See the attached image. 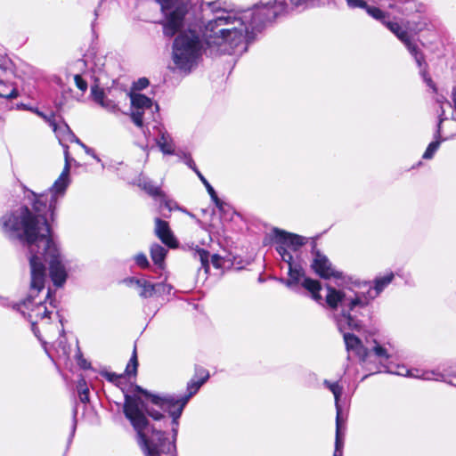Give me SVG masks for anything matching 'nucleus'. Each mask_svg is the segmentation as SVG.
I'll return each mask as SVG.
<instances>
[{
	"label": "nucleus",
	"instance_id": "obj_24",
	"mask_svg": "<svg viewBox=\"0 0 456 456\" xmlns=\"http://www.w3.org/2000/svg\"><path fill=\"white\" fill-rule=\"evenodd\" d=\"M275 240L277 243L276 250L281 256L282 261L287 263L288 265H290V262L293 260L292 255L288 250V246L286 244H283L281 241H279L278 237L275 235Z\"/></svg>",
	"mask_w": 456,
	"mask_h": 456
},
{
	"label": "nucleus",
	"instance_id": "obj_7",
	"mask_svg": "<svg viewBox=\"0 0 456 456\" xmlns=\"http://www.w3.org/2000/svg\"><path fill=\"white\" fill-rule=\"evenodd\" d=\"M174 4L167 10L162 11L165 20L161 22L165 37H172L181 27L183 20L188 12V2L185 0H174Z\"/></svg>",
	"mask_w": 456,
	"mask_h": 456
},
{
	"label": "nucleus",
	"instance_id": "obj_5",
	"mask_svg": "<svg viewBox=\"0 0 456 456\" xmlns=\"http://www.w3.org/2000/svg\"><path fill=\"white\" fill-rule=\"evenodd\" d=\"M183 20L175 33L178 35L173 42L172 60L176 69L188 73L198 65L204 49V43L195 29H183Z\"/></svg>",
	"mask_w": 456,
	"mask_h": 456
},
{
	"label": "nucleus",
	"instance_id": "obj_10",
	"mask_svg": "<svg viewBox=\"0 0 456 456\" xmlns=\"http://www.w3.org/2000/svg\"><path fill=\"white\" fill-rule=\"evenodd\" d=\"M40 291H32L28 297L21 304L18 305V311L26 317L29 322L44 319L48 316L50 312L47 310L45 302L42 300L36 301V295Z\"/></svg>",
	"mask_w": 456,
	"mask_h": 456
},
{
	"label": "nucleus",
	"instance_id": "obj_8",
	"mask_svg": "<svg viewBox=\"0 0 456 456\" xmlns=\"http://www.w3.org/2000/svg\"><path fill=\"white\" fill-rule=\"evenodd\" d=\"M130 98L133 109L131 118L138 127L143 128L145 122L147 125L149 124L144 117L145 113L147 111L153 113V110L158 112L159 105L157 103L153 104L150 98L141 94H131Z\"/></svg>",
	"mask_w": 456,
	"mask_h": 456
},
{
	"label": "nucleus",
	"instance_id": "obj_23",
	"mask_svg": "<svg viewBox=\"0 0 456 456\" xmlns=\"http://www.w3.org/2000/svg\"><path fill=\"white\" fill-rule=\"evenodd\" d=\"M396 374L405 377H412V378H418V379H430L431 374L428 371H423L420 373L419 370H408L405 367L400 368V370L396 372Z\"/></svg>",
	"mask_w": 456,
	"mask_h": 456
},
{
	"label": "nucleus",
	"instance_id": "obj_53",
	"mask_svg": "<svg viewBox=\"0 0 456 456\" xmlns=\"http://www.w3.org/2000/svg\"><path fill=\"white\" fill-rule=\"evenodd\" d=\"M76 415H77V409L74 410V421H73V424H72V428H71V434H70L69 440H71V438L74 436L75 431H76V428H77Z\"/></svg>",
	"mask_w": 456,
	"mask_h": 456
},
{
	"label": "nucleus",
	"instance_id": "obj_1",
	"mask_svg": "<svg viewBox=\"0 0 456 456\" xmlns=\"http://www.w3.org/2000/svg\"><path fill=\"white\" fill-rule=\"evenodd\" d=\"M64 147L65 166L53 186L41 194L28 190L26 198L32 205V209L27 206H20L7 211L0 219V225L4 234L11 240H19L28 250L29 265L36 276L38 265H36L35 252L39 248L53 252L51 244L53 240L48 224L47 214L50 219L54 220L55 210L59 200L64 196L69 183L70 158L69 147Z\"/></svg>",
	"mask_w": 456,
	"mask_h": 456
},
{
	"label": "nucleus",
	"instance_id": "obj_36",
	"mask_svg": "<svg viewBox=\"0 0 456 456\" xmlns=\"http://www.w3.org/2000/svg\"><path fill=\"white\" fill-rule=\"evenodd\" d=\"M74 81L78 89L82 92L86 91L87 82L80 75H75Z\"/></svg>",
	"mask_w": 456,
	"mask_h": 456
},
{
	"label": "nucleus",
	"instance_id": "obj_57",
	"mask_svg": "<svg viewBox=\"0 0 456 456\" xmlns=\"http://www.w3.org/2000/svg\"><path fill=\"white\" fill-rule=\"evenodd\" d=\"M37 113L40 117H42L48 123H49V120H55L53 115H52L51 117H47L46 115L43 114L42 112H37Z\"/></svg>",
	"mask_w": 456,
	"mask_h": 456
},
{
	"label": "nucleus",
	"instance_id": "obj_48",
	"mask_svg": "<svg viewBox=\"0 0 456 456\" xmlns=\"http://www.w3.org/2000/svg\"><path fill=\"white\" fill-rule=\"evenodd\" d=\"M81 147L85 150L86 153L94 158L97 161H100V159L94 153V151L89 147H87L85 143H81Z\"/></svg>",
	"mask_w": 456,
	"mask_h": 456
},
{
	"label": "nucleus",
	"instance_id": "obj_59",
	"mask_svg": "<svg viewBox=\"0 0 456 456\" xmlns=\"http://www.w3.org/2000/svg\"><path fill=\"white\" fill-rule=\"evenodd\" d=\"M30 323H31V325H32V330H33L34 334H35L37 338H39V336H38V330H37V322L32 321V322H30Z\"/></svg>",
	"mask_w": 456,
	"mask_h": 456
},
{
	"label": "nucleus",
	"instance_id": "obj_41",
	"mask_svg": "<svg viewBox=\"0 0 456 456\" xmlns=\"http://www.w3.org/2000/svg\"><path fill=\"white\" fill-rule=\"evenodd\" d=\"M149 86V80L146 77H142L134 83V88L136 90H142Z\"/></svg>",
	"mask_w": 456,
	"mask_h": 456
},
{
	"label": "nucleus",
	"instance_id": "obj_11",
	"mask_svg": "<svg viewBox=\"0 0 456 456\" xmlns=\"http://www.w3.org/2000/svg\"><path fill=\"white\" fill-rule=\"evenodd\" d=\"M340 314H341V313L337 314L335 316V320H336L337 326H338L339 331L343 333V338H344L346 350L354 352L360 358L361 361H362V362L366 361V359L368 358V355H369V350L362 345V341L360 340V338L358 337H356L355 335L351 334L349 332H346V330H355V329L345 327L343 330H341L339 328L338 322H337V317ZM361 320L362 321L363 327L359 331H365L366 330L365 328L367 326L366 322L364 320H362V319H361ZM356 331H358V330H356Z\"/></svg>",
	"mask_w": 456,
	"mask_h": 456
},
{
	"label": "nucleus",
	"instance_id": "obj_28",
	"mask_svg": "<svg viewBox=\"0 0 456 456\" xmlns=\"http://www.w3.org/2000/svg\"><path fill=\"white\" fill-rule=\"evenodd\" d=\"M77 388V392H78L79 400L84 403H88L89 402V389H88V387L86 386V382L84 379H80L78 380Z\"/></svg>",
	"mask_w": 456,
	"mask_h": 456
},
{
	"label": "nucleus",
	"instance_id": "obj_42",
	"mask_svg": "<svg viewBox=\"0 0 456 456\" xmlns=\"http://www.w3.org/2000/svg\"><path fill=\"white\" fill-rule=\"evenodd\" d=\"M184 159H185V164L190 167L191 168L197 175H199V173L200 170L197 168L196 165H195V162L193 161V159H191V156H187L186 154L184 155Z\"/></svg>",
	"mask_w": 456,
	"mask_h": 456
},
{
	"label": "nucleus",
	"instance_id": "obj_22",
	"mask_svg": "<svg viewBox=\"0 0 456 456\" xmlns=\"http://www.w3.org/2000/svg\"><path fill=\"white\" fill-rule=\"evenodd\" d=\"M289 279L285 281L288 287H292L299 282L302 277L305 276L303 268L292 265V262L289 265Z\"/></svg>",
	"mask_w": 456,
	"mask_h": 456
},
{
	"label": "nucleus",
	"instance_id": "obj_38",
	"mask_svg": "<svg viewBox=\"0 0 456 456\" xmlns=\"http://www.w3.org/2000/svg\"><path fill=\"white\" fill-rule=\"evenodd\" d=\"M347 4L352 8H362L365 9L367 7V3L363 0H346Z\"/></svg>",
	"mask_w": 456,
	"mask_h": 456
},
{
	"label": "nucleus",
	"instance_id": "obj_2",
	"mask_svg": "<svg viewBox=\"0 0 456 456\" xmlns=\"http://www.w3.org/2000/svg\"><path fill=\"white\" fill-rule=\"evenodd\" d=\"M196 376L199 379H192L187 384L185 395H152L147 390L136 386L135 390L149 399L152 404L160 410L168 411L173 418V440L171 441L166 432L157 430L150 427L145 412L155 420L161 419L163 414L149 406L136 395H125L124 414L129 419L136 432L137 443L145 456H175V441L177 436L178 419L182 415L183 408L200 387L208 379L209 373L203 368L196 369Z\"/></svg>",
	"mask_w": 456,
	"mask_h": 456
},
{
	"label": "nucleus",
	"instance_id": "obj_50",
	"mask_svg": "<svg viewBox=\"0 0 456 456\" xmlns=\"http://www.w3.org/2000/svg\"><path fill=\"white\" fill-rule=\"evenodd\" d=\"M324 386L330 389L331 392L335 390V388H337L339 384L338 382H330L329 380L325 379L324 382H323Z\"/></svg>",
	"mask_w": 456,
	"mask_h": 456
},
{
	"label": "nucleus",
	"instance_id": "obj_55",
	"mask_svg": "<svg viewBox=\"0 0 456 456\" xmlns=\"http://www.w3.org/2000/svg\"><path fill=\"white\" fill-rule=\"evenodd\" d=\"M421 74H422L426 83L428 84V86H429L430 87H434V84H433L431 78L430 77H427L426 72L424 70H421Z\"/></svg>",
	"mask_w": 456,
	"mask_h": 456
},
{
	"label": "nucleus",
	"instance_id": "obj_17",
	"mask_svg": "<svg viewBox=\"0 0 456 456\" xmlns=\"http://www.w3.org/2000/svg\"><path fill=\"white\" fill-rule=\"evenodd\" d=\"M129 282L138 289L140 297L143 298H148L155 295L154 284L145 279L131 278Z\"/></svg>",
	"mask_w": 456,
	"mask_h": 456
},
{
	"label": "nucleus",
	"instance_id": "obj_3",
	"mask_svg": "<svg viewBox=\"0 0 456 456\" xmlns=\"http://www.w3.org/2000/svg\"><path fill=\"white\" fill-rule=\"evenodd\" d=\"M209 6L214 18L205 26L203 37L208 47L216 46L224 53H232L238 50H247L248 42L254 39L263 25L277 12L266 7L237 11L216 7V3Z\"/></svg>",
	"mask_w": 456,
	"mask_h": 456
},
{
	"label": "nucleus",
	"instance_id": "obj_18",
	"mask_svg": "<svg viewBox=\"0 0 456 456\" xmlns=\"http://www.w3.org/2000/svg\"><path fill=\"white\" fill-rule=\"evenodd\" d=\"M138 185L153 198L164 199L166 197L161 189L155 185L153 182L149 179L140 178L138 181Z\"/></svg>",
	"mask_w": 456,
	"mask_h": 456
},
{
	"label": "nucleus",
	"instance_id": "obj_60",
	"mask_svg": "<svg viewBox=\"0 0 456 456\" xmlns=\"http://www.w3.org/2000/svg\"><path fill=\"white\" fill-rule=\"evenodd\" d=\"M389 8L395 9L398 12V8H400V4H398V0H396L394 4H389Z\"/></svg>",
	"mask_w": 456,
	"mask_h": 456
},
{
	"label": "nucleus",
	"instance_id": "obj_16",
	"mask_svg": "<svg viewBox=\"0 0 456 456\" xmlns=\"http://www.w3.org/2000/svg\"><path fill=\"white\" fill-rule=\"evenodd\" d=\"M400 8L398 12L403 15H410L412 13H424L426 12V5L417 0H398Z\"/></svg>",
	"mask_w": 456,
	"mask_h": 456
},
{
	"label": "nucleus",
	"instance_id": "obj_61",
	"mask_svg": "<svg viewBox=\"0 0 456 456\" xmlns=\"http://www.w3.org/2000/svg\"><path fill=\"white\" fill-rule=\"evenodd\" d=\"M333 456H343V452H334Z\"/></svg>",
	"mask_w": 456,
	"mask_h": 456
},
{
	"label": "nucleus",
	"instance_id": "obj_56",
	"mask_svg": "<svg viewBox=\"0 0 456 456\" xmlns=\"http://www.w3.org/2000/svg\"><path fill=\"white\" fill-rule=\"evenodd\" d=\"M37 113L40 117H42L48 123H49V120H55L53 115H52L51 117H47L46 115L43 114L42 112H37Z\"/></svg>",
	"mask_w": 456,
	"mask_h": 456
},
{
	"label": "nucleus",
	"instance_id": "obj_37",
	"mask_svg": "<svg viewBox=\"0 0 456 456\" xmlns=\"http://www.w3.org/2000/svg\"><path fill=\"white\" fill-rule=\"evenodd\" d=\"M102 108L106 109L108 111H115L117 110L116 103L109 99H104L103 102L100 104Z\"/></svg>",
	"mask_w": 456,
	"mask_h": 456
},
{
	"label": "nucleus",
	"instance_id": "obj_49",
	"mask_svg": "<svg viewBox=\"0 0 456 456\" xmlns=\"http://www.w3.org/2000/svg\"><path fill=\"white\" fill-rule=\"evenodd\" d=\"M103 376L110 381L114 382L117 379L122 378V375H117L116 373L105 372Z\"/></svg>",
	"mask_w": 456,
	"mask_h": 456
},
{
	"label": "nucleus",
	"instance_id": "obj_30",
	"mask_svg": "<svg viewBox=\"0 0 456 456\" xmlns=\"http://www.w3.org/2000/svg\"><path fill=\"white\" fill-rule=\"evenodd\" d=\"M195 256L200 259L202 267H204L206 269V272H208L209 263V253L204 249H199L196 251Z\"/></svg>",
	"mask_w": 456,
	"mask_h": 456
},
{
	"label": "nucleus",
	"instance_id": "obj_15",
	"mask_svg": "<svg viewBox=\"0 0 456 456\" xmlns=\"http://www.w3.org/2000/svg\"><path fill=\"white\" fill-rule=\"evenodd\" d=\"M153 129L157 130L158 132V136L155 138V141L160 151L164 154H173L175 151V147L170 134L166 131L164 127L159 125L154 126Z\"/></svg>",
	"mask_w": 456,
	"mask_h": 456
},
{
	"label": "nucleus",
	"instance_id": "obj_12",
	"mask_svg": "<svg viewBox=\"0 0 456 456\" xmlns=\"http://www.w3.org/2000/svg\"><path fill=\"white\" fill-rule=\"evenodd\" d=\"M311 268L321 278L328 280L331 277L340 278L341 273L336 271L329 258L319 250L314 248Z\"/></svg>",
	"mask_w": 456,
	"mask_h": 456
},
{
	"label": "nucleus",
	"instance_id": "obj_45",
	"mask_svg": "<svg viewBox=\"0 0 456 456\" xmlns=\"http://www.w3.org/2000/svg\"><path fill=\"white\" fill-rule=\"evenodd\" d=\"M337 416H336V430L341 431V407L340 405L336 406Z\"/></svg>",
	"mask_w": 456,
	"mask_h": 456
},
{
	"label": "nucleus",
	"instance_id": "obj_27",
	"mask_svg": "<svg viewBox=\"0 0 456 456\" xmlns=\"http://www.w3.org/2000/svg\"><path fill=\"white\" fill-rule=\"evenodd\" d=\"M138 367V360H137V353L136 346L134 347L132 356L126 365L125 374L126 376H135L137 372Z\"/></svg>",
	"mask_w": 456,
	"mask_h": 456
},
{
	"label": "nucleus",
	"instance_id": "obj_6",
	"mask_svg": "<svg viewBox=\"0 0 456 456\" xmlns=\"http://www.w3.org/2000/svg\"><path fill=\"white\" fill-rule=\"evenodd\" d=\"M51 244L54 248L53 252H50V248H47V250H45L44 248H39L37 251L35 252V260L37 262L36 265H38V270L36 273V276H34L33 269L30 266V283L32 291H41L45 289V282L46 281V272L45 265V262L49 263L50 277L55 286L61 287L66 281L67 272L63 264L61 263L57 245L53 241V240H51Z\"/></svg>",
	"mask_w": 456,
	"mask_h": 456
},
{
	"label": "nucleus",
	"instance_id": "obj_4",
	"mask_svg": "<svg viewBox=\"0 0 456 456\" xmlns=\"http://www.w3.org/2000/svg\"><path fill=\"white\" fill-rule=\"evenodd\" d=\"M394 273H390L383 277L376 278L374 286L366 283L359 287L358 290L351 289H336L327 287L326 303L331 309L340 307L341 314L337 322L341 330L345 327L360 330L363 327L362 321L358 314L363 316V311L370 313L368 308L370 301L376 298L384 289L393 281Z\"/></svg>",
	"mask_w": 456,
	"mask_h": 456
},
{
	"label": "nucleus",
	"instance_id": "obj_32",
	"mask_svg": "<svg viewBox=\"0 0 456 456\" xmlns=\"http://www.w3.org/2000/svg\"><path fill=\"white\" fill-rule=\"evenodd\" d=\"M440 145V142L438 140L430 142L423 154V159H432L435 152L437 151Z\"/></svg>",
	"mask_w": 456,
	"mask_h": 456
},
{
	"label": "nucleus",
	"instance_id": "obj_52",
	"mask_svg": "<svg viewBox=\"0 0 456 456\" xmlns=\"http://www.w3.org/2000/svg\"><path fill=\"white\" fill-rule=\"evenodd\" d=\"M212 200L215 202L216 206L219 208H223V202L220 200V199L217 197L216 192L215 191V194L210 195Z\"/></svg>",
	"mask_w": 456,
	"mask_h": 456
},
{
	"label": "nucleus",
	"instance_id": "obj_20",
	"mask_svg": "<svg viewBox=\"0 0 456 456\" xmlns=\"http://www.w3.org/2000/svg\"><path fill=\"white\" fill-rule=\"evenodd\" d=\"M167 253V249L159 244H153L151 247V257L154 264L159 268H163L164 261Z\"/></svg>",
	"mask_w": 456,
	"mask_h": 456
},
{
	"label": "nucleus",
	"instance_id": "obj_31",
	"mask_svg": "<svg viewBox=\"0 0 456 456\" xmlns=\"http://www.w3.org/2000/svg\"><path fill=\"white\" fill-rule=\"evenodd\" d=\"M374 354L380 360V362L387 361L389 358V354L387 349L378 343L373 347Z\"/></svg>",
	"mask_w": 456,
	"mask_h": 456
},
{
	"label": "nucleus",
	"instance_id": "obj_9",
	"mask_svg": "<svg viewBox=\"0 0 456 456\" xmlns=\"http://www.w3.org/2000/svg\"><path fill=\"white\" fill-rule=\"evenodd\" d=\"M383 24L405 45L421 69L423 63H425L423 54L419 52L418 46L412 42L411 35L409 33L407 27L393 20H384Z\"/></svg>",
	"mask_w": 456,
	"mask_h": 456
},
{
	"label": "nucleus",
	"instance_id": "obj_46",
	"mask_svg": "<svg viewBox=\"0 0 456 456\" xmlns=\"http://www.w3.org/2000/svg\"><path fill=\"white\" fill-rule=\"evenodd\" d=\"M308 0H283V4L286 6L292 5V6H299L303 4L306 3Z\"/></svg>",
	"mask_w": 456,
	"mask_h": 456
},
{
	"label": "nucleus",
	"instance_id": "obj_54",
	"mask_svg": "<svg viewBox=\"0 0 456 456\" xmlns=\"http://www.w3.org/2000/svg\"><path fill=\"white\" fill-rule=\"evenodd\" d=\"M67 141L70 142H76L77 144H79L81 146V143H83L75 134L74 133L69 137L67 138Z\"/></svg>",
	"mask_w": 456,
	"mask_h": 456
},
{
	"label": "nucleus",
	"instance_id": "obj_64",
	"mask_svg": "<svg viewBox=\"0 0 456 456\" xmlns=\"http://www.w3.org/2000/svg\"><path fill=\"white\" fill-rule=\"evenodd\" d=\"M63 354H64L65 355H68V352H67L65 349H63Z\"/></svg>",
	"mask_w": 456,
	"mask_h": 456
},
{
	"label": "nucleus",
	"instance_id": "obj_40",
	"mask_svg": "<svg viewBox=\"0 0 456 456\" xmlns=\"http://www.w3.org/2000/svg\"><path fill=\"white\" fill-rule=\"evenodd\" d=\"M198 177L200 179V181L203 183V184L205 185V188L207 189L208 192L209 193V195H213L215 194V190L214 188L211 186V184L208 182V180L202 175L201 173H199V175Z\"/></svg>",
	"mask_w": 456,
	"mask_h": 456
},
{
	"label": "nucleus",
	"instance_id": "obj_63",
	"mask_svg": "<svg viewBox=\"0 0 456 456\" xmlns=\"http://www.w3.org/2000/svg\"><path fill=\"white\" fill-rule=\"evenodd\" d=\"M50 293H51V291H50V289H48V290H47L46 298H49V297H50Z\"/></svg>",
	"mask_w": 456,
	"mask_h": 456
},
{
	"label": "nucleus",
	"instance_id": "obj_13",
	"mask_svg": "<svg viewBox=\"0 0 456 456\" xmlns=\"http://www.w3.org/2000/svg\"><path fill=\"white\" fill-rule=\"evenodd\" d=\"M155 233L167 247L175 248L177 246L176 240L174 237L167 221L160 218L155 219Z\"/></svg>",
	"mask_w": 456,
	"mask_h": 456
},
{
	"label": "nucleus",
	"instance_id": "obj_26",
	"mask_svg": "<svg viewBox=\"0 0 456 456\" xmlns=\"http://www.w3.org/2000/svg\"><path fill=\"white\" fill-rule=\"evenodd\" d=\"M365 10L370 16L381 21L382 23L384 20H389L388 13L383 12L382 10H380L379 8H378L376 6L367 5Z\"/></svg>",
	"mask_w": 456,
	"mask_h": 456
},
{
	"label": "nucleus",
	"instance_id": "obj_34",
	"mask_svg": "<svg viewBox=\"0 0 456 456\" xmlns=\"http://www.w3.org/2000/svg\"><path fill=\"white\" fill-rule=\"evenodd\" d=\"M134 261L136 265L141 268H147L149 266V261L145 254L139 253L135 255Z\"/></svg>",
	"mask_w": 456,
	"mask_h": 456
},
{
	"label": "nucleus",
	"instance_id": "obj_29",
	"mask_svg": "<svg viewBox=\"0 0 456 456\" xmlns=\"http://www.w3.org/2000/svg\"><path fill=\"white\" fill-rule=\"evenodd\" d=\"M91 95L95 102L101 104L103 100L106 98L105 94L102 88L98 86H94L91 88Z\"/></svg>",
	"mask_w": 456,
	"mask_h": 456
},
{
	"label": "nucleus",
	"instance_id": "obj_62",
	"mask_svg": "<svg viewBox=\"0 0 456 456\" xmlns=\"http://www.w3.org/2000/svg\"><path fill=\"white\" fill-rule=\"evenodd\" d=\"M453 102H454V105H455V108H456V89L453 92Z\"/></svg>",
	"mask_w": 456,
	"mask_h": 456
},
{
	"label": "nucleus",
	"instance_id": "obj_43",
	"mask_svg": "<svg viewBox=\"0 0 456 456\" xmlns=\"http://www.w3.org/2000/svg\"><path fill=\"white\" fill-rule=\"evenodd\" d=\"M334 395V398H335V406H338L339 405V399H340V396L343 393V387H341L340 385L335 388L334 391L331 392Z\"/></svg>",
	"mask_w": 456,
	"mask_h": 456
},
{
	"label": "nucleus",
	"instance_id": "obj_51",
	"mask_svg": "<svg viewBox=\"0 0 456 456\" xmlns=\"http://www.w3.org/2000/svg\"><path fill=\"white\" fill-rule=\"evenodd\" d=\"M212 200L215 202L216 206L219 208H223V202L220 200V199L217 197L216 192L215 191V194L210 195Z\"/></svg>",
	"mask_w": 456,
	"mask_h": 456
},
{
	"label": "nucleus",
	"instance_id": "obj_14",
	"mask_svg": "<svg viewBox=\"0 0 456 456\" xmlns=\"http://www.w3.org/2000/svg\"><path fill=\"white\" fill-rule=\"evenodd\" d=\"M273 232L279 241L286 244L293 251H297L306 242L305 238L297 234L289 233L279 229H274Z\"/></svg>",
	"mask_w": 456,
	"mask_h": 456
},
{
	"label": "nucleus",
	"instance_id": "obj_21",
	"mask_svg": "<svg viewBox=\"0 0 456 456\" xmlns=\"http://www.w3.org/2000/svg\"><path fill=\"white\" fill-rule=\"evenodd\" d=\"M49 126L53 128L61 142L62 140L67 141V138H69L73 134L66 123L58 125L55 120H49Z\"/></svg>",
	"mask_w": 456,
	"mask_h": 456
},
{
	"label": "nucleus",
	"instance_id": "obj_47",
	"mask_svg": "<svg viewBox=\"0 0 456 456\" xmlns=\"http://www.w3.org/2000/svg\"><path fill=\"white\" fill-rule=\"evenodd\" d=\"M161 6V10H167L174 3V0H156Z\"/></svg>",
	"mask_w": 456,
	"mask_h": 456
},
{
	"label": "nucleus",
	"instance_id": "obj_58",
	"mask_svg": "<svg viewBox=\"0 0 456 456\" xmlns=\"http://www.w3.org/2000/svg\"><path fill=\"white\" fill-rule=\"evenodd\" d=\"M37 113L40 117H42L48 123H49V120H55L53 115H52L51 117H47L46 115L43 114L42 112H37Z\"/></svg>",
	"mask_w": 456,
	"mask_h": 456
},
{
	"label": "nucleus",
	"instance_id": "obj_44",
	"mask_svg": "<svg viewBox=\"0 0 456 456\" xmlns=\"http://www.w3.org/2000/svg\"><path fill=\"white\" fill-rule=\"evenodd\" d=\"M334 395V398H335V406H338L339 405V399H340V396L343 393V387H341L340 385L335 388L334 391L331 392Z\"/></svg>",
	"mask_w": 456,
	"mask_h": 456
},
{
	"label": "nucleus",
	"instance_id": "obj_35",
	"mask_svg": "<svg viewBox=\"0 0 456 456\" xmlns=\"http://www.w3.org/2000/svg\"><path fill=\"white\" fill-rule=\"evenodd\" d=\"M344 439L341 431L336 430L335 451L343 452Z\"/></svg>",
	"mask_w": 456,
	"mask_h": 456
},
{
	"label": "nucleus",
	"instance_id": "obj_19",
	"mask_svg": "<svg viewBox=\"0 0 456 456\" xmlns=\"http://www.w3.org/2000/svg\"><path fill=\"white\" fill-rule=\"evenodd\" d=\"M302 286L307 289L312 294V298L315 300L316 302L321 303L322 302V296L320 294V290L322 289L321 283L316 281L313 280L311 278H305Z\"/></svg>",
	"mask_w": 456,
	"mask_h": 456
},
{
	"label": "nucleus",
	"instance_id": "obj_25",
	"mask_svg": "<svg viewBox=\"0 0 456 456\" xmlns=\"http://www.w3.org/2000/svg\"><path fill=\"white\" fill-rule=\"evenodd\" d=\"M0 97L4 99H15L18 97V91L12 85L3 84L2 80H0Z\"/></svg>",
	"mask_w": 456,
	"mask_h": 456
},
{
	"label": "nucleus",
	"instance_id": "obj_39",
	"mask_svg": "<svg viewBox=\"0 0 456 456\" xmlns=\"http://www.w3.org/2000/svg\"><path fill=\"white\" fill-rule=\"evenodd\" d=\"M224 258L222 256H220L219 255H212L211 256V264L216 267V268H221L224 265Z\"/></svg>",
	"mask_w": 456,
	"mask_h": 456
},
{
	"label": "nucleus",
	"instance_id": "obj_33",
	"mask_svg": "<svg viewBox=\"0 0 456 456\" xmlns=\"http://www.w3.org/2000/svg\"><path fill=\"white\" fill-rule=\"evenodd\" d=\"M154 289H155V295H157V294L161 295V294H169L171 292L173 287L169 284H167L164 282H159V283L154 284Z\"/></svg>",
	"mask_w": 456,
	"mask_h": 456
}]
</instances>
